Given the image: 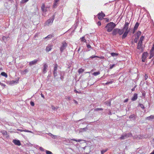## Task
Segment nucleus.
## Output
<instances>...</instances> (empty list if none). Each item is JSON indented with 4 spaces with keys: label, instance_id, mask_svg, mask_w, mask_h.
I'll return each instance as SVG.
<instances>
[{
    "label": "nucleus",
    "instance_id": "obj_1",
    "mask_svg": "<svg viewBox=\"0 0 154 154\" xmlns=\"http://www.w3.org/2000/svg\"><path fill=\"white\" fill-rule=\"evenodd\" d=\"M116 24L113 22H110L108 23L105 26V28L107 29V31L108 32L113 31L114 28L116 27Z\"/></svg>",
    "mask_w": 154,
    "mask_h": 154
},
{
    "label": "nucleus",
    "instance_id": "obj_2",
    "mask_svg": "<svg viewBox=\"0 0 154 154\" xmlns=\"http://www.w3.org/2000/svg\"><path fill=\"white\" fill-rule=\"evenodd\" d=\"M144 38V37L143 36L140 38V40L138 42L137 46V48L139 50H141L142 51H143L142 46V43Z\"/></svg>",
    "mask_w": 154,
    "mask_h": 154
},
{
    "label": "nucleus",
    "instance_id": "obj_3",
    "mask_svg": "<svg viewBox=\"0 0 154 154\" xmlns=\"http://www.w3.org/2000/svg\"><path fill=\"white\" fill-rule=\"evenodd\" d=\"M118 34L119 35H122V30H121V29L118 28H116L114 29L112 32V34L113 36H116Z\"/></svg>",
    "mask_w": 154,
    "mask_h": 154
},
{
    "label": "nucleus",
    "instance_id": "obj_4",
    "mask_svg": "<svg viewBox=\"0 0 154 154\" xmlns=\"http://www.w3.org/2000/svg\"><path fill=\"white\" fill-rule=\"evenodd\" d=\"M55 17V14H54L52 17L49 19H48L47 21H46L45 23L46 25L48 26L49 25H51L54 20V17Z\"/></svg>",
    "mask_w": 154,
    "mask_h": 154
},
{
    "label": "nucleus",
    "instance_id": "obj_5",
    "mask_svg": "<svg viewBox=\"0 0 154 154\" xmlns=\"http://www.w3.org/2000/svg\"><path fill=\"white\" fill-rule=\"evenodd\" d=\"M58 65L57 64H55L54 67L53 71V74L54 76L55 77L57 76V68Z\"/></svg>",
    "mask_w": 154,
    "mask_h": 154
},
{
    "label": "nucleus",
    "instance_id": "obj_6",
    "mask_svg": "<svg viewBox=\"0 0 154 154\" xmlns=\"http://www.w3.org/2000/svg\"><path fill=\"white\" fill-rule=\"evenodd\" d=\"M141 33V32L139 31L134 34L136 36V37L134 40V41L135 43H136L137 42V40L139 39L140 36V35Z\"/></svg>",
    "mask_w": 154,
    "mask_h": 154
},
{
    "label": "nucleus",
    "instance_id": "obj_7",
    "mask_svg": "<svg viewBox=\"0 0 154 154\" xmlns=\"http://www.w3.org/2000/svg\"><path fill=\"white\" fill-rule=\"evenodd\" d=\"M129 23L127 22H125V24L124 26L123 27L122 29H121V30H122V34H123L125 30L128 29H129Z\"/></svg>",
    "mask_w": 154,
    "mask_h": 154
},
{
    "label": "nucleus",
    "instance_id": "obj_8",
    "mask_svg": "<svg viewBox=\"0 0 154 154\" xmlns=\"http://www.w3.org/2000/svg\"><path fill=\"white\" fill-rule=\"evenodd\" d=\"M67 46V44L66 42H63L62 43V46L60 48V50L62 52Z\"/></svg>",
    "mask_w": 154,
    "mask_h": 154
},
{
    "label": "nucleus",
    "instance_id": "obj_9",
    "mask_svg": "<svg viewBox=\"0 0 154 154\" xmlns=\"http://www.w3.org/2000/svg\"><path fill=\"white\" fill-rule=\"evenodd\" d=\"M124 31H124L122 36V39H125L127 36L128 33L130 32V28L128 29L125 30Z\"/></svg>",
    "mask_w": 154,
    "mask_h": 154
},
{
    "label": "nucleus",
    "instance_id": "obj_10",
    "mask_svg": "<svg viewBox=\"0 0 154 154\" xmlns=\"http://www.w3.org/2000/svg\"><path fill=\"white\" fill-rule=\"evenodd\" d=\"M124 31H124L122 36V39H125L127 36L128 33L130 32V28L128 29L125 30Z\"/></svg>",
    "mask_w": 154,
    "mask_h": 154
},
{
    "label": "nucleus",
    "instance_id": "obj_11",
    "mask_svg": "<svg viewBox=\"0 0 154 154\" xmlns=\"http://www.w3.org/2000/svg\"><path fill=\"white\" fill-rule=\"evenodd\" d=\"M97 16L98 19L100 20H101L103 19L104 17L105 16V15L101 11V13H99L97 14Z\"/></svg>",
    "mask_w": 154,
    "mask_h": 154
},
{
    "label": "nucleus",
    "instance_id": "obj_12",
    "mask_svg": "<svg viewBox=\"0 0 154 154\" xmlns=\"http://www.w3.org/2000/svg\"><path fill=\"white\" fill-rule=\"evenodd\" d=\"M148 55V54L146 52H144L142 55V61L143 62H145V60Z\"/></svg>",
    "mask_w": 154,
    "mask_h": 154
},
{
    "label": "nucleus",
    "instance_id": "obj_13",
    "mask_svg": "<svg viewBox=\"0 0 154 154\" xmlns=\"http://www.w3.org/2000/svg\"><path fill=\"white\" fill-rule=\"evenodd\" d=\"M48 66L47 63H44L43 66L42 72L45 74L47 72V69H48Z\"/></svg>",
    "mask_w": 154,
    "mask_h": 154
},
{
    "label": "nucleus",
    "instance_id": "obj_14",
    "mask_svg": "<svg viewBox=\"0 0 154 154\" xmlns=\"http://www.w3.org/2000/svg\"><path fill=\"white\" fill-rule=\"evenodd\" d=\"M12 142L16 145L20 146L21 144L20 141L18 140L14 139L12 141Z\"/></svg>",
    "mask_w": 154,
    "mask_h": 154
},
{
    "label": "nucleus",
    "instance_id": "obj_15",
    "mask_svg": "<svg viewBox=\"0 0 154 154\" xmlns=\"http://www.w3.org/2000/svg\"><path fill=\"white\" fill-rule=\"evenodd\" d=\"M38 60L37 59H35L33 61L30 62L29 63V65L30 66H32V65H34L36 64Z\"/></svg>",
    "mask_w": 154,
    "mask_h": 154
},
{
    "label": "nucleus",
    "instance_id": "obj_16",
    "mask_svg": "<svg viewBox=\"0 0 154 154\" xmlns=\"http://www.w3.org/2000/svg\"><path fill=\"white\" fill-rule=\"evenodd\" d=\"M138 94H137L135 93L134 94L133 96L131 99L132 101H134L137 100L138 97Z\"/></svg>",
    "mask_w": 154,
    "mask_h": 154
},
{
    "label": "nucleus",
    "instance_id": "obj_17",
    "mask_svg": "<svg viewBox=\"0 0 154 154\" xmlns=\"http://www.w3.org/2000/svg\"><path fill=\"white\" fill-rule=\"evenodd\" d=\"M137 116L134 114H132L130 115L129 117V118L130 119H132L133 120H135L137 117Z\"/></svg>",
    "mask_w": 154,
    "mask_h": 154
},
{
    "label": "nucleus",
    "instance_id": "obj_18",
    "mask_svg": "<svg viewBox=\"0 0 154 154\" xmlns=\"http://www.w3.org/2000/svg\"><path fill=\"white\" fill-rule=\"evenodd\" d=\"M94 58H100L101 59H104V57L103 56H101L100 57H99V56H96V55H93V56L90 57L89 58V59H93Z\"/></svg>",
    "mask_w": 154,
    "mask_h": 154
},
{
    "label": "nucleus",
    "instance_id": "obj_19",
    "mask_svg": "<svg viewBox=\"0 0 154 154\" xmlns=\"http://www.w3.org/2000/svg\"><path fill=\"white\" fill-rule=\"evenodd\" d=\"M154 119V116L151 115L149 116L146 117L145 118L146 120H148L149 121H152V119Z\"/></svg>",
    "mask_w": 154,
    "mask_h": 154
},
{
    "label": "nucleus",
    "instance_id": "obj_20",
    "mask_svg": "<svg viewBox=\"0 0 154 154\" xmlns=\"http://www.w3.org/2000/svg\"><path fill=\"white\" fill-rule=\"evenodd\" d=\"M2 40L3 41L5 42V43L6 42H7L8 40L10 38V37L9 36L8 37H5V36H3L2 37Z\"/></svg>",
    "mask_w": 154,
    "mask_h": 154
},
{
    "label": "nucleus",
    "instance_id": "obj_21",
    "mask_svg": "<svg viewBox=\"0 0 154 154\" xmlns=\"http://www.w3.org/2000/svg\"><path fill=\"white\" fill-rule=\"evenodd\" d=\"M52 46L50 45H48L46 48V50L48 52L52 49Z\"/></svg>",
    "mask_w": 154,
    "mask_h": 154
},
{
    "label": "nucleus",
    "instance_id": "obj_22",
    "mask_svg": "<svg viewBox=\"0 0 154 154\" xmlns=\"http://www.w3.org/2000/svg\"><path fill=\"white\" fill-rule=\"evenodd\" d=\"M126 133L122 135V136L120 137V139L121 140H124L126 138H127Z\"/></svg>",
    "mask_w": 154,
    "mask_h": 154
},
{
    "label": "nucleus",
    "instance_id": "obj_23",
    "mask_svg": "<svg viewBox=\"0 0 154 154\" xmlns=\"http://www.w3.org/2000/svg\"><path fill=\"white\" fill-rule=\"evenodd\" d=\"M139 24L140 23L138 22H137L135 24V25L134 27V28L137 30L139 25Z\"/></svg>",
    "mask_w": 154,
    "mask_h": 154
},
{
    "label": "nucleus",
    "instance_id": "obj_24",
    "mask_svg": "<svg viewBox=\"0 0 154 154\" xmlns=\"http://www.w3.org/2000/svg\"><path fill=\"white\" fill-rule=\"evenodd\" d=\"M28 70L27 69H26L22 71L21 73L23 74H25L26 73L28 72Z\"/></svg>",
    "mask_w": 154,
    "mask_h": 154
},
{
    "label": "nucleus",
    "instance_id": "obj_25",
    "mask_svg": "<svg viewBox=\"0 0 154 154\" xmlns=\"http://www.w3.org/2000/svg\"><path fill=\"white\" fill-rule=\"evenodd\" d=\"M1 75H2L5 76V77L6 78L8 77L7 74L6 73L4 72H2L1 74Z\"/></svg>",
    "mask_w": 154,
    "mask_h": 154
},
{
    "label": "nucleus",
    "instance_id": "obj_26",
    "mask_svg": "<svg viewBox=\"0 0 154 154\" xmlns=\"http://www.w3.org/2000/svg\"><path fill=\"white\" fill-rule=\"evenodd\" d=\"M126 135L127 138L128 137H132V134L131 133L126 134Z\"/></svg>",
    "mask_w": 154,
    "mask_h": 154
},
{
    "label": "nucleus",
    "instance_id": "obj_27",
    "mask_svg": "<svg viewBox=\"0 0 154 154\" xmlns=\"http://www.w3.org/2000/svg\"><path fill=\"white\" fill-rule=\"evenodd\" d=\"M100 74V71H98V72H94L93 74V75H94V76H97L98 75H99Z\"/></svg>",
    "mask_w": 154,
    "mask_h": 154
},
{
    "label": "nucleus",
    "instance_id": "obj_28",
    "mask_svg": "<svg viewBox=\"0 0 154 154\" xmlns=\"http://www.w3.org/2000/svg\"><path fill=\"white\" fill-rule=\"evenodd\" d=\"M116 64H113L111 65L110 64L109 65V69H112L114 67L116 66Z\"/></svg>",
    "mask_w": 154,
    "mask_h": 154
},
{
    "label": "nucleus",
    "instance_id": "obj_29",
    "mask_svg": "<svg viewBox=\"0 0 154 154\" xmlns=\"http://www.w3.org/2000/svg\"><path fill=\"white\" fill-rule=\"evenodd\" d=\"M110 54L112 57L116 56L118 55V54L114 52L111 53Z\"/></svg>",
    "mask_w": 154,
    "mask_h": 154
},
{
    "label": "nucleus",
    "instance_id": "obj_30",
    "mask_svg": "<svg viewBox=\"0 0 154 154\" xmlns=\"http://www.w3.org/2000/svg\"><path fill=\"white\" fill-rule=\"evenodd\" d=\"M2 134L5 136L7 135V132L5 130L2 131H1Z\"/></svg>",
    "mask_w": 154,
    "mask_h": 154
},
{
    "label": "nucleus",
    "instance_id": "obj_31",
    "mask_svg": "<svg viewBox=\"0 0 154 154\" xmlns=\"http://www.w3.org/2000/svg\"><path fill=\"white\" fill-rule=\"evenodd\" d=\"M103 109L100 108H95L94 109V111H103Z\"/></svg>",
    "mask_w": 154,
    "mask_h": 154
},
{
    "label": "nucleus",
    "instance_id": "obj_32",
    "mask_svg": "<svg viewBox=\"0 0 154 154\" xmlns=\"http://www.w3.org/2000/svg\"><path fill=\"white\" fill-rule=\"evenodd\" d=\"M84 71V69L81 68L78 70V72L79 74H80L81 73L83 72Z\"/></svg>",
    "mask_w": 154,
    "mask_h": 154
},
{
    "label": "nucleus",
    "instance_id": "obj_33",
    "mask_svg": "<svg viewBox=\"0 0 154 154\" xmlns=\"http://www.w3.org/2000/svg\"><path fill=\"white\" fill-rule=\"evenodd\" d=\"M53 36L52 35H48L47 37H45V38H48V39H50L52 38V37Z\"/></svg>",
    "mask_w": 154,
    "mask_h": 154
},
{
    "label": "nucleus",
    "instance_id": "obj_34",
    "mask_svg": "<svg viewBox=\"0 0 154 154\" xmlns=\"http://www.w3.org/2000/svg\"><path fill=\"white\" fill-rule=\"evenodd\" d=\"M49 135L51 137L54 139H55L57 136L56 135H54L53 134H52L51 133L49 134Z\"/></svg>",
    "mask_w": 154,
    "mask_h": 154
},
{
    "label": "nucleus",
    "instance_id": "obj_35",
    "mask_svg": "<svg viewBox=\"0 0 154 154\" xmlns=\"http://www.w3.org/2000/svg\"><path fill=\"white\" fill-rule=\"evenodd\" d=\"M137 106L138 107L140 106L141 108H142L143 109H144L145 108V107H144V106H143V104H141V103H139L138 104V105Z\"/></svg>",
    "mask_w": 154,
    "mask_h": 154
},
{
    "label": "nucleus",
    "instance_id": "obj_36",
    "mask_svg": "<svg viewBox=\"0 0 154 154\" xmlns=\"http://www.w3.org/2000/svg\"><path fill=\"white\" fill-rule=\"evenodd\" d=\"M41 9L43 11H46V9H45V6L44 5H42L41 7Z\"/></svg>",
    "mask_w": 154,
    "mask_h": 154
},
{
    "label": "nucleus",
    "instance_id": "obj_37",
    "mask_svg": "<svg viewBox=\"0 0 154 154\" xmlns=\"http://www.w3.org/2000/svg\"><path fill=\"white\" fill-rule=\"evenodd\" d=\"M154 51V43L153 44L151 49L150 51V53H152Z\"/></svg>",
    "mask_w": 154,
    "mask_h": 154
},
{
    "label": "nucleus",
    "instance_id": "obj_38",
    "mask_svg": "<svg viewBox=\"0 0 154 154\" xmlns=\"http://www.w3.org/2000/svg\"><path fill=\"white\" fill-rule=\"evenodd\" d=\"M81 41L82 42H86V40L85 39V37L83 36L82 38H81Z\"/></svg>",
    "mask_w": 154,
    "mask_h": 154
},
{
    "label": "nucleus",
    "instance_id": "obj_39",
    "mask_svg": "<svg viewBox=\"0 0 154 154\" xmlns=\"http://www.w3.org/2000/svg\"><path fill=\"white\" fill-rule=\"evenodd\" d=\"M17 82H18V81L12 80L10 84L11 85H12L13 84H14L15 83H17Z\"/></svg>",
    "mask_w": 154,
    "mask_h": 154
},
{
    "label": "nucleus",
    "instance_id": "obj_40",
    "mask_svg": "<svg viewBox=\"0 0 154 154\" xmlns=\"http://www.w3.org/2000/svg\"><path fill=\"white\" fill-rule=\"evenodd\" d=\"M71 140H73V141H76V142H80L82 140L81 139H79V140H77L76 139H71Z\"/></svg>",
    "mask_w": 154,
    "mask_h": 154
},
{
    "label": "nucleus",
    "instance_id": "obj_41",
    "mask_svg": "<svg viewBox=\"0 0 154 154\" xmlns=\"http://www.w3.org/2000/svg\"><path fill=\"white\" fill-rule=\"evenodd\" d=\"M113 83V81H111L110 82H107L106 83H105V85H108L109 84H112Z\"/></svg>",
    "mask_w": 154,
    "mask_h": 154
},
{
    "label": "nucleus",
    "instance_id": "obj_42",
    "mask_svg": "<svg viewBox=\"0 0 154 154\" xmlns=\"http://www.w3.org/2000/svg\"><path fill=\"white\" fill-rule=\"evenodd\" d=\"M107 151V149H105V150H102L101 151V154H103L105 152H106Z\"/></svg>",
    "mask_w": 154,
    "mask_h": 154
},
{
    "label": "nucleus",
    "instance_id": "obj_43",
    "mask_svg": "<svg viewBox=\"0 0 154 154\" xmlns=\"http://www.w3.org/2000/svg\"><path fill=\"white\" fill-rule=\"evenodd\" d=\"M28 1H29V0H22L21 1V3H24Z\"/></svg>",
    "mask_w": 154,
    "mask_h": 154
},
{
    "label": "nucleus",
    "instance_id": "obj_44",
    "mask_svg": "<svg viewBox=\"0 0 154 154\" xmlns=\"http://www.w3.org/2000/svg\"><path fill=\"white\" fill-rule=\"evenodd\" d=\"M46 154H52V152L48 150H46Z\"/></svg>",
    "mask_w": 154,
    "mask_h": 154
},
{
    "label": "nucleus",
    "instance_id": "obj_45",
    "mask_svg": "<svg viewBox=\"0 0 154 154\" xmlns=\"http://www.w3.org/2000/svg\"><path fill=\"white\" fill-rule=\"evenodd\" d=\"M57 5V3H55L54 2V5H53V7L54 8H56Z\"/></svg>",
    "mask_w": 154,
    "mask_h": 154
},
{
    "label": "nucleus",
    "instance_id": "obj_46",
    "mask_svg": "<svg viewBox=\"0 0 154 154\" xmlns=\"http://www.w3.org/2000/svg\"><path fill=\"white\" fill-rule=\"evenodd\" d=\"M143 138V136L141 135H140L139 136H138L137 137V138H138L139 139H141Z\"/></svg>",
    "mask_w": 154,
    "mask_h": 154
},
{
    "label": "nucleus",
    "instance_id": "obj_47",
    "mask_svg": "<svg viewBox=\"0 0 154 154\" xmlns=\"http://www.w3.org/2000/svg\"><path fill=\"white\" fill-rule=\"evenodd\" d=\"M30 104L32 106H34L35 105L34 103L33 102L31 101L30 102Z\"/></svg>",
    "mask_w": 154,
    "mask_h": 154
},
{
    "label": "nucleus",
    "instance_id": "obj_48",
    "mask_svg": "<svg viewBox=\"0 0 154 154\" xmlns=\"http://www.w3.org/2000/svg\"><path fill=\"white\" fill-rule=\"evenodd\" d=\"M52 109L54 110H56L57 109V108H56L55 107L53 106H52Z\"/></svg>",
    "mask_w": 154,
    "mask_h": 154
},
{
    "label": "nucleus",
    "instance_id": "obj_49",
    "mask_svg": "<svg viewBox=\"0 0 154 154\" xmlns=\"http://www.w3.org/2000/svg\"><path fill=\"white\" fill-rule=\"evenodd\" d=\"M97 24L98 25V26H100L101 25V22L100 21H99L97 22Z\"/></svg>",
    "mask_w": 154,
    "mask_h": 154
},
{
    "label": "nucleus",
    "instance_id": "obj_50",
    "mask_svg": "<svg viewBox=\"0 0 154 154\" xmlns=\"http://www.w3.org/2000/svg\"><path fill=\"white\" fill-rule=\"evenodd\" d=\"M74 92H75L76 93H81V92L80 91V92H79L78 91H77L76 89L74 90Z\"/></svg>",
    "mask_w": 154,
    "mask_h": 154
},
{
    "label": "nucleus",
    "instance_id": "obj_51",
    "mask_svg": "<svg viewBox=\"0 0 154 154\" xmlns=\"http://www.w3.org/2000/svg\"><path fill=\"white\" fill-rule=\"evenodd\" d=\"M144 77V79L145 80H146L148 78V76L146 74L145 75Z\"/></svg>",
    "mask_w": 154,
    "mask_h": 154
},
{
    "label": "nucleus",
    "instance_id": "obj_52",
    "mask_svg": "<svg viewBox=\"0 0 154 154\" xmlns=\"http://www.w3.org/2000/svg\"><path fill=\"white\" fill-rule=\"evenodd\" d=\"M39 149L42 151H44V149L42 147H40L39 148Z\"/></svg>",
    "mask_w": 154,
    "mask_h": 154
},
{
    "label": "nucleus",
    "instance_id": "obj_53",
    "mask_svg": "<svg viewBox=\"0 0 154 154\" xmlns=\"http://www.w3.org/2000/svg\"><path fill=\"white\" fill-rule=\"evenodd\" d=\"M23 131H24L26 132H30V133L32 132L31 131L28 130H23Z\"/></svg>",
    "mask_w": 154,
    "mask_h": 154
},
{
    "label": "nucleus",
    "instance_id": "obj_54",
    "mask_svg": "<svg viewBox=\"0 0 154 154\" xmlns=\"http://www.w3.org/2000/svg\"><path fill=\"white\" fill-rule=\"evenodd\" d=\"M104 19L106 20V22H109V21H110V20H109V19H108L107 18H106Z\"/></svg>",
    "mask_w": 154,
    "mask_h": 154
},
{
    "label": "nucleus",
    "instance_id": "obj_55",
    "mask_svg": "<svg viewBox=\"0 0 154 154\" xmlns=\"http://www.w3.org/2000/svg\"><path fill=\"white\" fill-rule=\"evenodd\" d=\"M152 54V53H150V55L149 58V59H151L152 57H153Z\"/></svg>",
    "mask_w": 154,
    "mask_h": 154
},
{
    "label": "nucleus",
    "instance_id": "obj_56",
    "mask_svg": "<svg viewBox=\"0 0 154 154\" xmlns=\"http://www.w3.org/2000/svg\"><path fill=\"white\" fill-rule=\"evenodd\" d=\"M87 47L88 48H91V46L89 44H87Z\"/></svg>",
    "mask_w": 154,
    "mask_h": 154
},
{
    "label": "nucleus",
    "instance_id": "obj_57",
    "mask_svg": "<svg viewBox=\"0 0 154 154\" xmlns=\"http://www.w3.org/2000/svg\"><path fill=\"white\" fill-rule=\"evenodd\" d=\"M82 130H83L84 131H86L87 130V127L84 128H82Z\"/></svg>",
    "mask_w": 154,
    "mask_h": 154
},
{
    "label": "nucleus",
    "instance_id": "obj_58",
    "mask_svg": "<svg viewBox=\"0 0 154 154\" xmlns=\"http://www.w3.org/2000/svg\"><path fill=\"white\" fill-rule=\"evenodd\" d=\"M64 78V76L63 75H61V76L60 77V79L61 80H63V79Z\"/></svg>",
    "mask_w": 154,
    "mask_h": 154
},
{
    "label": "nucleus",
    "instance_id": "obj_59",
    "mask_svg": "<svg viewBox=\"0 0 154 154\" xmlns=\"http://www.w3.org/2000/svg\"><path fill=\"white\" fill-rule=\"evenodd\" d=\"M107 105H109V106H111V102H109L107 103H106Z\"/></svg>",
    "mask_w": 154,
    "mask_h": 154
},
{
    "label": "nucleus",
    "instance_id": "obj_60",
    "mask_svg": "<svg viewBox=\"0 0 154 154\" xmlns=\"http://www.w3.org/2000/svg\"><path fill=\"white\" fill-rule=\"evenodd\" d=\"M136 30H137V29H135L134 28H133V31H132V33L133 34H134L135 33V31Z\"/></svg>",
    "mask_w": 154,
    "mask_h": 154
},
{
    "label": "nucleus",
    "instance_id": "obj_61",
    "mask_svg": "<svg viewBox=\"0 0 154 154\" xmlns=\"http://www.w3.org/2000/svg\"><path fill=\"white\" fill-rule=\"evenodd\" d=\"M0 85L2 86H3L4 87H5V85L1 83L0 82Z\"/></svg>",
    "mask_w": 154,
    "mask_h": 154
},
{
    "label": "nucleus",
    "instance_id": "obj_62",
    "mask_svg": "<svg viewBox=\"0 0 154 154\" xmlns=\"http://www.w3.org/2000/svg\"><path fill=\"white\" fill-rule=\"evenodd\" d=\"M136 85H135V86L134 87V88H132V89H131L132 91H134V90H135V88H136Z\"/></svg>",
    "mask_w": 154,
    "mask_h": 154
},
{
    "label": "nucleus",
    "instance_id": "obj_63",
    "mask_svg": "<svg viewBox=\"0 0 154 154\" xmlns=\"http://www.w3.org/2000/svg\"><path fill=\"white\" fill-rule=\"evenodd\" d=\"M128 100V99H126L124 101V103H125V102H127Z\"/></svg>",
    "mask_w": 154,
    "mask_h": 154
},
{
    "label": "nucleus",
    "instance_id": "obj_64",
    "mask_svg": "<svg viewBox=\"0 0 154 154\" xmlns=\"http://www.w3.org/2000/svg\"><path fill=\"white\" fill-rule=\"evenodd\" d=\"M150 154H154V150Z\"/></svg>",
    "mask_w": 154,
    "mask_h": 154
}]
</instances>
